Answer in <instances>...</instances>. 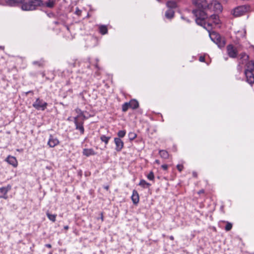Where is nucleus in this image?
<instances>
[{
  "mask_svg": "<svg viewBox=\"0 0 254 254\" xmlns=\"http://www.w3.org/2000/svg\"><path fill=\"white\" fill-rule=\"evenodd\" d=\"M204 10L205 9H193L192 13L195 17L196 24L203 26L209 31L211 29L212 24L209 22L206 23L205 19L207 18V16Z\"/></svg>",
  "mask_w": 254,
  "mask_h": 254,
  "instance_id": "obj_1",
  "label": "nucleus"
},
{
  "mask_svg": "<svg viewBox=\"0 0 254 254\" xmlns=\"http://www.w3.org/2000/svg\"><path fill=\"white\" fill-rule=\"evenodd\" d=\"M42 5L43 2L42 0H23V2L21 3V7L23 10H33Z\"/></svg>",
  "mask_w": 254,
  "mask_h": 254,
  "instance_id": "obj_2",
  "label": "nucleus"
},
{
  "mask_svg": "<svg viewBox=\"0 0 254 254\" xmlns=\"http://www.w3.org/2000/svg\"><path fill=\"white\" fill-rule=\"evenodd\" d=\"M209 36L212 41L216 44L218 47L221 48L224 47L225 45L224 38H222L218 33L213 32L209 34Z\"/></svg>",
  "mask_w": 254,
  "mask_h": 254,
  "instance_id": "obj_3",
  "label": "nucleus"
},
{
  "mask_svg": "<svg viewBox=\"0 0 254 254\" xmlns=\"http://www.w3.org/2000/svg\"><path fill=\"white\" fill-rule=\"evenodd\" d=\"M250 10V6L247 5H243L237 6L232 11V14L235 17H239L244 15Z\"/></svg>",
  "mask_w": 254,
  "mask_h": 254,
  "instance_id": "obj_4",
  "label": "nucleus"
},
{
  "mask_svg": "<svg viewBox=\"0 0 254 254\" xmlns=\"http://www.w3.org/2000/svg\"><path fill=\"white\" fill-rule=\"evenodd\" d=\"M206 5V9L205 10H208L219 12L222 10V6L221 3L216 0H213L211 2L209 3L207 2Z\"/></svg>",
  "mask_w": 254,
  "mask_h": 254,
  "instance_id": "obj_5",
  "label": "nucleus"
},
{
  "mask_svg": "<svg viewBox=\"0 0 254 254\" xmlns=\"http://www.w3.org/2000/svg\"><path fill=\"white\" fill-rule=\"evenodd\" d=\"M32 105L37 110L44 111L47 108L48 104L42 99L38 98Z\"/></svg>",
  "mask_w": 254,
  "mask_h": 254,
  "instance_id": "obj_6",
  "label": "nucleus"
},
{
  "mask_svg": "<svg viewBox=\"0 0 254 254\" xmlns=\"http://www.w3.org/2000/svg\"><path fill=\"white\" fill-rule=\"evenodd\" d=\"M227 53L229 57L236 58L237 57L238 51L237 49L233 45L229 44L227 46Z\"/></svg>",
  "mask_w": 254,
  "mask_h": 254,
  "instance_id": "obj_7",
  "label": "nucleus"
},
{
  "mask_svg": "<svg viewBox=\"0 0 254 254\" xmlns=\"http://www.w3.org/2000/svg\"><path fill=\"white\" fill-rule=\"evenodd\" d=\"M83 121L84 120L80 121V120H77V118H74V123L75 126V129L79 130L81 134H83L84 133Z\"/></svg>",
  "mask_w": 254,
  "mask_h": 254,
  "instance_id": "obj_8",
  "label": "nucleus"
},
{
  "mask_svg": "<svg viewBox=\"0 0 254 254\" xmlns=\"http://www.w3.org/2000/svg\"><path fill=\"white\" fill-rule=\"evenodd\" d=\"M192 3L195 5L196 9H205L207 1L206 0H192Z\"/></svg>",
  "mask_w": 254,
  "mask_h": 254,
  "instance_id": "obj_9",
  "label": "nucleus"
},
{
  "mask_svg": "<svg viewBox=\"0 0 254 254\" xmlns=\"http://www.w3.org/2000/svg\"><path fill=\"white\" fill-rule=\"evenodd\" d=\"M114 142L116 144V150L118 152L121 151L124 147V142L120 138H114Z\"/></svg>",
  "mask_w": 254,
  "mask_h": 254,
  "instance_id": "obj_10",
  "label": "nucleus"
},
{
  "mask_svg": "<svg viewBox=\"0 0 254 254\" xmlns=\"http://www.w3.org/2000/svg\"><path fill=\"white\" fill-rule=\"evenodd\" d=\"M245 74L246 77V81L251 85L254 83V74L253 71H245Z\"/></svg>",
  "mask_w": 254,
  "mask_h": 254,
  "instance_id": "obj_11",
  "label": "nucleus"
},
{
  "mask_svg": "<svg viewBox=\"0 0 254 254\" xmlns=\"http://www.w3.org/2000/svg\"><path fill=\"white\" fill-rule=\"evenodd\" d=\"M59 143V140L54 136L50 135L48 144L50 147H54Z\"/></svg>",
  "mask_w": 254,
  "mask_h": 254,
  "instance_id": "obj_12",
  "label": "nucleus"
},
{
  "mask_svg": "<svg viewBox=\"0 0 254 254\" xmlns=\"http://www.w3.org/2000/svg\"><path fill=\"white\" fill-rule=\"evenodd\" d=\"M6 4L9 6H17L23 2V0H5Z\"/></svg>",
  "mask_w": 254,
  "mask_h": 254,
  "instance_id": "obj_13",
  "label": "nucleus"
},
{
  "mask_svg": "<svg viewBox=\"0 0 254 254\" xmlns=\"http://www.w3.org/2000/svg\"><path fill=\"white\" fill-rule=\"evenodd\" d=\"M6 161L8 164L11 165L14 167L17 166V161L15 157L8 156L6 158Z\"/></svg>",
  "mask_w": 254,
  "mask_h": 254,
  "instance_id": "obj_14",
  "label": "nucleus"
},
{
  "mask_svg": "<svg viewBox=\"0 0 254 254\" xmlns=\"http://www.w3.org/2000/svg\"><path fill=\"white\" fill-rule=\"evenodd\" d=\"M82 153L83 155L87 157L96 154L95 152L92 148H84L83 150Z\"/></svg>",
  "mask_w": 254,
  "mask_h": 254,
  "instance_id": "obj_15",
  "label": "nucleus"
},
{
  "mask_svg": "<svg viewBox=\"0 0 254 254\" xmlns=\"http://www.w3.org/2000/svg\"><path fill=\"white\" fill-rule=\"evenodd\" d=\"M131 199L133 203L135 204H137L139 202V194L136 190H133L131 195Z\"/></svg>",
  "mask_w": 254,
  "mask_h": 254,
  "instance_id": "obj_16",
  "label": "nucleus"
},
{
  "mask_svg": "<svg viewBox=\"0 0 254 254\" xmlns=\"http://www.w3.org/2000/svg\"><path fill=\"white\" fill-rule=\"evenodd\" d=\"M11 189V186L7 185L6 187L1 188V197L6 198L7 196L6 195L7 192L9 190Z\"/></svg>",
  "mask_w": 254,
  "mask_h": 254,
  "instance_id": "obj_17",
  "label": "nucleus"
},
{
  "mask_svg": "<svg viewBox=\"0 0 254 254\" xmlns=\"http://www.w3.org/2000/svg\"><path fill=\"white\" fill-rule=\"evenodd\" d=\"M75 112L78 114L76 117H75L74 118H77V120H79V118L80 117L82 118V120H84L86 119V117L84 114V112L81 111L79 108H76L75 110Z\"/></svg>",
  "mask_w": 254,
  "mask_h": 254,
  "instance_id": "obj_18",
  "label": "nucleus"
},
{
  "mask_svg": "<svg viewBox=\"0 0 254 254\" xmlns=\"http://www.w3.org/2000/svg\"><path fill=\"white\" fill-rule=\"evenodd\" d=\"M56 0H48L45 3H43L42 6H46L49 8H52L54 6Z\"/></svg>",
  "mask_w": 254,
  "mask_h": 254,
  "instance_id": "obj_19",
  "label": "nucleus"
},
{
  "mask_svg": "<svg viewBox=\"0 0 254 254\" xmlns=\"http://www.w3.org/2000/svg\"><path fill=\"white\" fill-rule=\"evenodd\" d=\"M128 103L130 108L132 109H135L138 107L139 104L136 100H131Z\"/></svg>",
  "mask_w": 254,
  "mask_h": 254,
  "instance_id": "obj_20",
  "label": "nucleus"
},
{
  "mask_svg": "<svg viewBox=\"0 0 254 254\" xmlns=\"http://www.w3.org/2000/svg\"><path fill=\"white\" fill-rule=\"evenodd\" d=\"M245 71H253L254 70V63L253 61L248 62Z\"/></svg>",
  "mask_w": 254,
  "mask_h": 254,
  "instance_id": "obj_21",
  "label": "nucleus"
},
{
  "mask_svg": "<svg viewBox=\"0 0 254 254\" xmlns=\"http://www.w3.org/2000/svg\"><path fill=\"white\" fill-rule=\"evenodd\" d=\"M209 20L213 21L215 24H218L219 23V17L217 14H212L210 16Z\"/></svg>",
  "mask_w": 254,
  "mask_h": 254,
  "instance_id": "obj_22",
  "label": "nucleus"
},
{
  "mask_svg": "<svg viewBox=\"0 0 254 254\" xmlns=\"http://www.w3.org/2000/svg\"><path fill=\"white\" fill-rule=\"evenodd\" d=\"M138 185L143 188L146 189L149 188L151 186V184L149 183H147L144 180L142 179L140 181Z\"/></svg>",
  "mask_w": 254,
  "mask_h": 254,
  "instance_id": "obj_23",
  "label": "nucleus"
},
{
  "mask_svg": "<svg viewBox=\"0 0 254 254\" xmlns=\"http://www.w3.org/2000/svg\"><path fill=\"white\" fill-rule=\"evenodd\" d=\"M174 11L172 9H168L165 12V16L168 19H171L174 17Z\"/></svg>",
  "mask_w": 254,
  "mask_h": 254,
  "instance_id": "obj_24",
  "label": "nucleus"
},
{
  "mask_svg": "<svg viewBox=\"0 0 254 254\" xmlns=\"http://www.w3.org/2000/svg\"><path fill=\"white\" fill-rule=\"evenodd\" d=\"M159 154L160 157L164 159L169 158V154L166 150H161L159 151Z\"/></svg>",
  "mask_w": 254,
  "mask_h": 254,
  "instance_id": "obj_25",
  "label": "nucleus"
},
{
  "mask_svg": "<svg viewBox=\"0 0 254 254\" xmlns=\"http://www.w3.org/2000/svg\"><path fill=\"white\" fill-rule=\"evenodd\" d=\"M99 29V32L102 35H105L108 33V28L106 25H100Z\"/></svg>",
  "mask_w": 254,
  "mask_h": 254,
  "instance_id": "obj_26",
  "label": "nucleus"
},
{
  "mask_svg": "<svg viewBox=\"0 0 254 254\" xmlns=\"http://www.w3.org/2000/svg\"><path fill=\"white\" fill-rule=\"evenodd\" d=\"M167 6L169 9H172L177 7V3L175 1L170 0L167 2Z\"/></svg>",
  "mask_w": 254,
  "mask_h": 254,
  "instance_id": "obj_27",
  "label": "nucleus"
},
{
  "mask_svg": "<svg viewBox=\"0 0 254 254\" xmlns=\"http://www.w3.org/2000/svg\"><path fill=\"white\" fill-rule=\"evenodd\" d=\"M45 62L43 59H41L38 61H34L32 64L33 65L38 67H42L44 65Z\"/></svg>",
  "mask_w": 254,
  "mask_h": 254,
  "instance_id": "obj_28",
  "label": "nucleus"
},
{
  "mask_svg": "<svg viewBox=\"0 0 254 254\" xmlns=\"http://www.w3.org/2000/svg\"><path fill=\"white\" fill-rule=\"evenodd\" d=\"M46 215L48 217V218L52 222H54L56 221V218L57 217L56 214H50L49 211H47L46 212Z\"/></svg>",
  "mask_w": 254,
  "mask_h": 254,
  "instance_id": "obj_29",
  "label": "nucleus"
},
{
  "mask_svg": "<svg viewBox=\"0 0 254 254\" xmlns=\"http://www.w3.org/2000/svg\"><path fill=\"white\" fill-rule=\"evenodd\" d=\"M110 138V136H106L105 135H102L100 136V139L102 142H104L106 145H107L108 143Z\"/></svg>",
  "mask_w": 254,
  "mask_h": 254,
  "instance_id": "obj_30",
  "label": "nucleus"
},
{
  "mask_svg": "<svg viewBox=\"0 0 254 254\" xmlns=\"http://www.w3.org/2000/svg\"><path fill=\"white\" fill-rule=\"evenodd\" d=\"M130 108L129 104L128 102H126L122 105V111L124 112H126L127 111L128 108Z\"/></svg>",
  "mask_w": 254,
  "mask_h": 254,
  "instance_id": "obj_31",
  "label": "nucleus"
},
{
  "mask_svg": "<svg viewBox=\"0 0 254 254\" xmlns=\"http://www.w3.org/2000/svg\"><path fill=\"white\" fill-rule=\"evenodd\" d=\"M146 177L150 181H154V179H155L154 175L152 171H151L148 174H147L146 175Z\"/></svg>",
  "mask_w": 254,
  "mask_h": 254,
  "instance_id": "obj_32",
  "label": "nucleus"
},
{
  "mask_svg": "<svg viewBox=\"0 0 254 254\" xmlns=\"http://www.w3.org/2000/svg\"><path fill=\"white\" fill-rule=\"evenodd\" d=\"M126 134V130H120L118 132V136H119L118 138H120L124 137L125 136Z\"/></svg>",
  "mask_w": 254,
  "mask_h": 254,
  "instance_id": "obj_33",
  "label": "nucleus"
},
{
  "mask_svg": "<svg viewBox=\"0 0 254 254\" xmlns=\"http://www.w3.org/2000/svg\"><path fill=\"white\" fill-rule=\"evenodd\" d=\"M136 137V134L133 132H130L128 133V137L130 140H133Z\"/></svg>",
  "mask_w": 254,
  "mask_h": 254,
  "instance_id": "obj_34",
  "label": "nucleus"
},
{
  "mask_svg": "<svg viewBox=\"0 0 254 254\" xmlns=\"http://www.w3.org/2000/svg\"><path fill=\"white\" fill-rule=\"evenodd\" d=\"M232 224L230 222H227L226 225L225 227V230L226 231H229L232 229Z\"/></svg>",
  "mask_w": 254,
  "mask_h": 254,
  "instance_id": "obj_35",
  "label": "nucleus"
},
{
  "mask_svg": "<svg viewBox=\"0 0 254 254\" xmlns=\"http://www.w3.org/2000/svg\"><path fill=\"white\" fill-rule=\"evenodd\" d=\"M177 168L178 171L181 172L183 170L184 166L183 165L178 164L177 166Z\"/></svg>",
  "mask_w": 254,
  "mask_h": 254,
  "instance_id": "obj_36",
  "label": "nucleus"
},
{
  "mask_svg": "<svg viewBox=\"0 0 254 254\" xmlns=\"http://www.w3.org/2000/svg\"><path fill=\"white\" fill-rule=\"evenodd\" d=\"M161 168H162V169L166 171L168 169V166L166 164H164L161 166Z\"/></svg>",
  "mask_w": 254,
  "mask_h": 254,
  "instance_id": "obj_37",
  "label": "nucleus"
},
{
  "mask_svg": "<svg viewBox=\"0 0 254 254\" xmlns=\"http://www.w3.org/2000/svg\"><path fill=\"white\" fill-rule=\"evenodd\" d=\"M75 12L77 15H80L81 13V11L77 8Z\"/></svg>",
  "mask_w": 254,
  "mask_h": 254,
  "instance_id": "obj_38",
  "label": "nucleus"
},
{
  "mask_svg": "<svg viewBox=\"0 0 254 254\" xmlns=\"http://www.w3.org/2000/svg\"><path fill=\"white\" fill-rule=\"evenodd\" d=\"M199 61L201 62H203L205 61V58L204 57H200Z\"/></svg>",
  "mask_w": 254,
  "mask_h": 254,
  "instance_id": "obj_39",
  "label": "nucleus"
},
{
  "mask_svg": "<svg viewBox=\"0 0 254 254\" xmlns=\"http://www.w3.org/2000/svg\"><path fill=\"white\" fill-rule=\"evenodd\" d=\"M96 62H97V63H98V62H99V60H98V59H97L96 60ZM95 67H96V68H97V69H99V66H98V64H97V63H96V64H95Z\"/></svg>",
  "mask_w": 254,
  "mask_h": 254,
  "instance_id": "obj_40",
  "label": "nucleus"
},
{
  "mask_svg": "<svg viewBox=\"0 0 254 254\" xmlns=\"http://www.w3.org/2000/svg\"><path fill=\"white\" fill-rule=\"evenodd\" d=\"M45 246L48 248H51L52 247V246L50 244H47L45 245Z\"/></svg>",
  "mask_w": 254,
  "mask_h": 254,
  "instance_id": "obj_41",
  "label": "nucleus"
},
{
  "mask_svg": "<svg viewBox=\"0 0 254 254\" xmlns=\"http://www.w3.org/2000/svg\"><path fill=\"white\" fill-rule=\"evenodd\" d=\"M241 58H244L245 57V56H246V54L245 53H242L241 54Z\"/></svg>",
  "mask_w": 254,
  "mask_h": 254,
  "instance_id": "obj_42",
  "label": "nucleus"
},
{
  "mask_svg": "<svg viewBox=\"0 0 254 254\" xmlns=\"http://www.w3.org/2000/svg\"><path fill=\"white\" fill-rule=\"evenodd\" d=\"M155 163H156V164H157L158 165L160 164V161L159 160H156L155 161Z\"/></svg>",
  "mask_w": 254,
  "mask_h": 254,
  "instance_id": "obj_43",
  "label": "nucleus"
},
{
  "mask_svg": "<svg viewBox=\"0 0 254 254\" xmlns=\"http://www.w3.org/2000/svg\"><path fill=\"white\" fill-rule=\"evenodd\" d=\"M101 214V220L102 221H104V217H103V213H102Z\"/></svg>",
  "mask_w": 254,
  "mask_h": 254,
  "instance_id": "obj_44",
  "label": "nucleus"
},
{
  "mask_svg": "<svg viewBox=\"0 0 254 254\" xmlns=\"http://www.w3.org/2000/svg\"><path fill=\"white\" fill-rule=\"evenodd\" d=\"M169 238H170V240H171L172 241L174 240V237L173 236H170Z\"/></svg>",
  "mask_w": 254,
  "mask_h": 254,
  "instance_id": "obj_45",
  "label": "nucleus"
},
{
  "mask_svg": "<svg viewBox=\"0 0 254 254\" xmlns=\"http://www.w3.org/2000/svg\"><path fill=\"white\" fill-rule=\"evenodd\" d=\"M193 176L194 177H196L197 176V174L195 172H193Z\"/></svg>",
  "mask_w": 254,
  "mask_h": 254,
  "instance_id": "obj_46",
  "label": "nucleus"
},
{
  "mask_svg": "<svg viewBox=\"0 0 254 254\" xmlns=\"http://www.w3.org/2000/svg\"><path fill=\"white\" fill-rule=\"evenodd\" d=\"M64 229L65 230H68V226H65L64 227Z\"/></svg>",
  "mask_w": 254,
  "mask_h": 254,
  "instance_id": "obj_47",
  "label": "nucleus"
},
{
  "mask_svg": "<svg viewBox=\"0 0 254 254\" xmlns=\"http://www.w3.org/2000/svg\"><path fill=\"white\" fill-rule=\"evenodd\" d=\"M104 189H106V190H108L109 189V186H106L104 187Z\"/></svg>",
  "mask_w": 254,
  "mask_h": 254,
  "instance_id": "obj_48",
  "label": "nucleus"
},
{
  "mask_svg": "<svg viewBox=\"0 0 254 254\" xmlns=\"http://www.w3.org/2000/svg\"><path fill=\"white\" fill-rule=\"evenodd\" d=\"M33 92L32 91H29L27 92H26V94H27L28 93H32Z\"/></svg>",
  "mask_w": 254,
  "mask_h": 254,
  "instance_id": "obj_49",
  "label": "nucleus"
},
{
  "mask_svg": "<svg viewBox=\"0 0 254 254\" xmlns=\"http://www.w3.org/2000/svg\"><path fill=\"white\" fill-rule=\"evenodd\" d=\"M200 192H203V190H200V191L199 192V193H200Z\"/></svg>",
  "mask_w": 254,
  "mask_h": 254,
  "instance_id": "obj_50",
  "label": "nucleus"
},
{
  "mask_svg": "<svg viewBox=\"0 0 254 254\" xmlns=\"http://www.w3.org/2000/svg\"><path fill=\"white\" fill-rule=\"evenodd\" d=\"M158 0V1H161V0Z\"/></svg>",
  "mask_w": 254,
  "mask_h": 254,
  "instance_id": "obj_51",
  "label": "nucleus"
}]
</instances>
